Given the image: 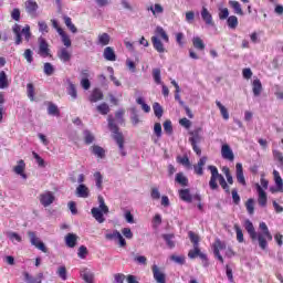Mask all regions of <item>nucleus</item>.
I'll list each match as a JSON object with an SVG mask.
<instances>
[{"instance_id":"obj_50","label":"nucleus","mask_w":283,"mask_h":283,"mask_svg":"<svg viewBox=\"0 0 283 283\" xmlns=\"http://www.w3.org/2000/svg\"><path fill=\"white\" fill-rule=\"evenodd\" d=\"M43 72L46 76H52V74H54V65L50 62H45Z\"/></svg>"},{"instance_id":"obj_10","label":"nucleus","mask_w":283,"mask_h":283,"mask_svg":"<svg viewBox=\"0 0 283 283\" xmlns=\"http://www.w3.org/2000/svg\"><path fill=\"white\" fill-rule=\"evenodd\" d=\"M256 191L259 193L258 197V205L259 207H266V202H269V197L266 196V191H264V189H262V186H260V184H256Z\"/></svg>"},{"instance_id":"obj_22","label":"nucleus","mask_w":283,"mask_h":283,"mask_svg":"<svg viewBox=\"0 0 283 283\" xmlns=\"http://www.w3.org/2000/svg\"><path fill=\"white\" fill-rule=\"evenodd\" d=\"M103 56L106 61H116V52L114 51V48L106 46L103 52Z\"/></svg>"},{"instance_id":"obj_63","label":"nucleus","mask_w":283,"mask_h":283,"mask_svg":"<svg viewBox=\"0 0 283 283\" xmlns=\"http://www.w3.org/2000/svg\"><path fill=\"white\" fill-rule=\"evenodd\" d=\"M219 19L221 21H224V19H229V9L228 8H223V9H219Z\"/></svg>"},{"instance_id":"obj_15","label":"nucleus","mask_w":283,"mask_h":283,"mask_svg":"<svg viewBox=\"0 0 283 283\" xmlns=\"http://www.w3.org/2000/svg\"><path fill=\"white\" fill-rule=\"evenodd\" d=\"M205 165H207V156L201 157L198 163L193 165L196 176H205Z\"/></svg>"},{"instance_id":"obj_18","label":"nucleus","mask_w":283,"mask_h":283,"mask_svg":"<svg viewBox=\"0 0 283 283\" xmlns=\"http://www.w3.org/2000/svg\"><path fill=\"white\" fill-rule=\"evenodd\" d=\"M103 98H104V95L101 88H94L91 95L88 96L90 103H98V101H103Z\"/></svg>"},{"instance_id":"obj_24","label":"nucleus","mask_w":283,"mask_h":283,"mask_svg":"<svg viewBox=\"0 0 283 283\" xmlns=\"http://www.w3.org/2000/svg\"><path fill=\"white\" fill-rule=\"evenodd\" d=\"M57 57L60 59V61H62L63 63H67L72 60V54L70 52H67V49L63 48L57 52Z\"/></svg>"},{"instance_id":"obj_48","label":"nucleus","mask_w":283,"mask_h":283,"mask_svg":"<svg viewBox=\"0 0 283 283\" xmlns=\"http://www.w3.org/2000/svg\"><path fill=\"white\" fill-rule=\"evenodd\" d=\"M95 137L90 130H84V143L85 145H92L94 143Z\"/></svg>"},{"instance_id":"obj_31","label":"nucleus","mask_w":283,"mask_h":283,"mask_svg":"<svg viewBox=\"0 0 283 283\" xmlns=\"http://www.w3.org/2000/svg\"><path fill=\"white\" fill-rule=\"evenodd\" d=\"M48 114L50 116H61V111L56 104L48 102Z\"/></svg>"},{"instance_id":"obj_49","label":"nucleus","mask_w":283,"mask_h":283,"mask_svg":"<svg viewBox=\"0 0 283 283\" xmlns=\"http://www.w3.org/2000/svg\"><path fill=\"white\" fill-rule=\"evenodd\" d=\"M227 23L231 30H235V28H238V17L230 15L227 20Z\"/></svg>"},{"instance_id":"obj_4","label":"nucleus","mask_w":283,"mask_h":283,"mask_svg":"<svg viewBox=\"0 0 283 283\" xmlns=\"http://www.w3.org/2000/svg\"><path fill=\"white\" fill-rule=\"evenodd\" d=\"M208 169L211 172L209 187L212 191H216L219 188L218 181H219V185L221 186V185H224L227 180L224 179V176L220 175V172L218 171V167L208 166Z\"/></svg>"},{"instance_id":"obj_19","label":"nucleus","mask_w":283,"mask_h":283,"mask_svg":"<svg viewBox=\"0 0 283 283\" xmlns=\"http://www.w3.org/2000/svg\"><path fill=\"white\" fill-rule=\"evenodd\" d=\"M76 242H78V235L74 233H67L65 235V244L69 249H74V247H76Z\"/></svg>"},{"instance_id":"obj_16","label":"nucleus","mask_w":283,"mask_h":283,"mask_svg":"<svg viewBox=\"0 0 283 283\" xmlns=\"http://www.w3.org/2000/svg\"><path fill=\"white\" fill-rule=\"evenodd\" d=\"M24 8L31 17H36V10H39V3L34 0H27L24 2Z\"/></svg>"},{"instance_id":"obj_64","label":"nucleus","mask_w":283,"mask_h":283,"mask_svg":"<svg viewBox=\"0 0 283 283\" xmlns=\"http://www.w3.org/2000/svg\"><path fill=\"white\" fill-rule=\"evenodd\" d=\"M231 193H232V200H233V203L234 205H240V195H238V189H232V191H231Z\"/></svg>"},{"instance_id":"obj_1","label":"nucleus","mask_w":283,"mask_h":283,"mask_svg":"<svg viewBox=\"0 0 283 283\" xmlns=\"http://www.w3.org/2000/svg\"><path fill=\"white\" fill-rule=\"evenodd\" d=\"M244 227H245V231L249 233L251 240H258L260 249H262V251H266V248L269 247L268 242H271V240H273V235L269 231V227L266 226V223L261 222L259 224V229H261V231H263V232H260L259 234H258V232H255V227H253V222H251L250 220L245 221Z\"/></svg>"},{"instance_id":"obj_52","label":"nucleus","mask_w":283,"mask_h":283,"mask_svg":"<svg viewBox=\"0 0 283 283\" xmlns=\"http://www.w3.org/2000/svg\"><path fill=\"white\" fill-rule=\"evenodd\" d=\"M82 280H84V282L86 283H94V274L88 272V271H84L82 274Z\"/></svg>"},{"instance_id":"obj_5","label":"nucleus","mask_w":283,"mask_h":283,"mask_svg":"<svg viewBox=\"0 0 283 283\" xmlns=\"http://www.w3.org/2000/svg\"><path fill=\"white\" fill-rule=\"evenodd\" d=\"M28 237L30 239V242L35 249H39V251H42V253H48V247H45V243L36 237V232L29 231Z\"/></svg>"},{"instance_id":"obj_17","label":"nucleus","mask_w":283,"mask_h":283,"mask_svg":"<svg viewBox=\"0 0 283 283\" xmlns=\"http://www.w3.org/2000/svg\"><path fill=\"white\" fill-rule=\"evenodd\" d=\"M189 143L191 144L195 154H197V156H202V149L198 146V143H200V135H198V133L189 138Z\"/></svg>"},{"instance_id":"obj_26","label":"nucleus","mask_w":283,"mask_h":283,"mask_svg":"<svg viewBox=\"0 0 283 283\" xmlns=\"http://www.w3.org/2000/svg\"><path fill=\"white\" fill-rule=\"evenodd\" d=\"M230 8L234 10V14H239V17H244V11L242 10V4L235 0L229 1Z\"/></svg>"},{"instance_id":"obj_3","label":"nucleus","mask_w":283,"mask_h":283,"mask_svg":"<svg viewBox=\"0 0 283 283\" xmlns=\"http://www.w3.org/2000/svg\"><path fill=\"white\" fill-rule=\"evenodd\" d=\"M108 128L114 134L113 138L117 143L122 156H127V151H125V137L123 136V133L119 132L118 126L114 123V117L112 116H108Z\"/></svg>"},{"instance_id":"obj_62","label":"nucleus","mask_w":283,"mask_h":283,"mask_svg":"<svg viewBox=\"0 0 283 283\" xmlns=\"http://www.w3.org/2000/svg\"><path fill=\"white\" fill-rule=\"evenodd\" d=\"M105 238L106 240H117L118 238H120V232L118 230H115L111 233H106Z\"/></svg>"},{"instance_id":"obj_60","label":"nucleus","mask_w":283,"mask_h":283,"mask_svg":"<svg viewBox=\"0 0 283 283\" xmlns=\"http://www.w3.org/2000/svg\"><path fill=\"white\" fill-rule=\"evenodd\" d=\"M87 247L85 245H81L78 248V252H77V256L81 259V260H85L87 258Z\"/></svg>"},{"instance_id":"obj_23","label":"nucleus","mask_w":283,"mask_h":283,"mask_svg":"<svg viewBox=\"0 0 283 283\" xmlns=\"http://www.w3.org/2000/svg\"><path fill=\"white\" fill-rule=\"evenodd\" d=\"M76 196H77V198H90V188H87V186L81 184L76 188Z\"/></svg>"},{"instance_id":"obj_14","label":"nucleus","mask_w":283,"mask_h":283,"mask_svg":"<svg viewBox=\"0 0 283 283\" xmlns=\"http://www.w3.org/2000/svg\"><path fill=\"white\" fill-rule=\"evenodd\" d=\"M201 19L206 23V25H210L211 28L216 25V22H213V15H211V12H209V9H207V7H202L201 9Z\"/></svg>"},{"instance_id":"obj_28","label":"nucleus","mask_w":283,"mask_h":283,"mask_svg":"<svg viewBox=\"0 0 283 283\" xmlns=\"http://www.w3.org/2000/svg\"><path fill=\"white\" fill-rule=\"evenodd\" d=\"M66 92L69 96H71L72 101H76V98H78V92L76 91V85H74L72 81H69V86L66 88Z\"/></svg>"},{"instance_id":"obj_38","label":"nucleus","mask_w":283,"mask_h":283,"mask_svg":"<svg viewBox=\"0 0 283 283\" xmlns=\"http://www.w3.org/2000/svg\"><path fill=\"white\" fill-rule=\"evenodd\" d=\"M179 198L184 200V202H191L192 197L189 189H181L179 190Z\"/></svg>"},{"instance_id":"obj_59","label":"nucleus","mask_w":283,"mask_h":283,"mask_svg":"<svg viewBox=\"0 0 283 283\" xmlns=\"http://www.w3.org/2000/svg\"><path fill=\"white\" fill-rule=\"evenodd\" d=\"M27 94L30 101H34V84L32 83L27 84Z\"/></svg>"},{"instance_id":"obj_39","label":"nucleus","mask_w":283,"mask_h":283,"mask_svg":"<svg viewBox=\"0 0 283 283\" xmlns=\"http://www.w3.org/2000/svg\"><path fill=\"white\" fill-rule=\"evenodd\" d=\"M192 45L196 50H200L201 52L205 50V42L200 36L192 38Z\"/></svg>"},{"instance_id":"obj_58","label":"nucleus","mask_w":283,"mask_h":283,"mask_svg":"<svg viewBox=\"0 0 283 283\" xmlns=\"http://www.w3.org/2000/svg\"><path fill=\"white\" fill-rule=\"evenodd\" d=\"M273 157L280 164L281 169H283V154L280 150H273Z\"/></svg>"},{"instance_id":"obj_43","label":"nucleus","mask_w":283,"mask_h":283,"mask_svg":"<svg viewBox=\"0 0 283 283\" xmlns=\"http://www.w3.org/2000/svg\"><path fill=\"white\" fill-rule=\"evenodd\" d=\"M96 109L99 114H102V116H107L109 114V105H107V103L97 105Z\"/></svg>"},{"instance_id":"obj_36","label":"nucleus","mask_w":283,"mask_h":283,"mask_svg":"<svg viewBox=\"0 0 283 283\" xmlns=\"http://www.w3.org/2000/svg\"><path fill=\"white\" fill-rule=\"evenodd\" d=\"M245 209L249 216H253V213H255V200L253 198L245 201Z\"/></svg>"},{"instance_id":"obj_41","label":"nucleus","mask_w":283,"mask_h":283,"mask_svg":"<svg viewBox=\"0 0 283 283\" xmlns=\"http://www.w3.org/2000/svg\"><path fill=\"white\" fill-rule=\"evenodd\" d=\"M217 107H219L221 116L224 120H229V111L227 109V107H224V105H222V103H220V101L216 102Z\"/></svg>"},{"instance_id":"obj_56","label":"nucleus","mask_w":283,"mask_h":283,"mask_svg":"<svg viewBox=\"0 0 283 283\" xmlns=\"http://www.w3.org/2000/svg\"><path fill=\"white\" fill-rule=\"evenodd\" d=\"M148 10L153 12L154 17H156V14H163V12H165V9L163 8V6L158 3L155 4V8L150 7L148 8Z\"/></svg>"},{"instance_id":"obj_34","label":"nucleus","mask_w":283,"mask_h":283,"mask_svg":"<svg viewBox=\"0 0 283 283\" xmlns=\"http://www.w3.org/2000/svg\"><path fill=\"white\" fill-rule=\"evenodd\" d=\"M109 41L112 38L107 33H101L97 38V43L102 46L109 45Z\"/></svg>"},{"instance_id":"obj_20","label":"nucleus","mask_w":283,"mask_h":283,"mask_svg":"<svg viewBox=\"0 0 283 283\" xmlns=\"http://www.w3.org/2000/svg\"><path fill=\"white\" fill-rule=\"evenodd\" d=\"M13 171L18 176H22L23 178H28V176H25V161L23 159H20L18 161V165L13 167Z\"/></svg>"},{"instance_id":"obj_21","label":"nucleus","mask_w":283,"mask_h":283,"mask_svg":"<svg viewBox=\"0 0 283 283\" xmlns=\"http://www.w3.org/2000/svg\"><path fill=\"white\" fill-rule=\"evenodd\" d=\"M151 43L153 48L156 50V52H159V54L165 53V44H163V41L158 39V36L154 35L151 36Z\"/></svg>"},{"instance_id":"obj_8","label":"nucleus","mask_w":283,"mask_h":283,"mask_svg":"<svg viewBox=\"0 0 283 283\" xmlns=\"http://www.w3.org/2000/svg\"><path fill=\"white\" fill-rule=\"evenodd\" d=\"M39 200L42 207H50L51 205H54V200H56V197L54 196V192L46 190L40 193Z\"/></svg>"},{"instance_id":"obj_54","label":"nucleus","mask_w":283,"mask_h":283,"mask_svg":"<svg viewBox=\"0 0 283 283\" xmlns=\"http://www.w3.org/2000/svg\"><path fill=\"white\" fill-rule=\"evenodd\" d=\"M164 132L168 134V136H171L174 134V126L171 125V120L167 119L164 123Z\"/></svg>"},{"instance_id":"obj_53","label":"nucleus","mask_w":283,"mask_h":283,"mask_svg":"<svg viewBox=\"0 0 283 283\" xmlns=\"http://www.w3.org/2000/svg\"><path fill=\"white\" fill-rule=\"evenodd\" d=\"M153 77L157 85H163V80L160 77V69L153 70Z\"/></svg>"},{"instance_id":"obj_29","label":"nucleus","mask_w":283,"mask_h":283,"mask_svg":"<svg viewBox=\"0 0 283 283\" xmlns=\"http://www.w3.org/2000/svg\"><path fill=\"white\" fill-rule=\"evenodd\" d=\"M23 275H24V280H25L28 283H41L42 280H43V273H39V274L36 275V277H33V276L30 275V273H28V272H24Z\"/></svg>"},{"instance_id":"obj_6","label":"nucleus","mask_w":283,"mask_h":283,"mask_svg":"<svg viewBox=\"0 0 283 283\" xmlns=\"http://www.w3.org/2000/svg\"><path fill=\"white\" fill-rule=\"evenodd\" d=\"M38 43H39L38 54L43 59H48V56L52 57V53H50V44L48 43V40H45V38L43 36H40L38 39Z\"/></svg>"},{"instance_id":"obj_42","label":"nucleus","mask_w":283,"mask_h":283,"mask_svg":"<svg viewBox=\"0 0 283 283\" xmlns=\"http://www.w3.org/2000/svg\"><path fill=\"white\" fill-rule=\"evenodd\" d=\"M153 109H154V114L157 118H163L164 111H163V106L160 105V103L155 102L153 104Z\"/></svg>"},{"instance_id":"obj_2","label":"nucleus","mask_w":283,"mask_h":283,"mask_svg":"<svg viewBox=\"0 0 283 283\" xmlns=\"http://www.w3.org/2000/svg\"><path fill=\"white\" fill-rule=\"evenodd\" d=\"M12 32L14 34L15 45H21V43H23V36L27 43H30V40L32 39V31H30V25L28 24L24 28H21V24L15 23L12 27Z\"/></svg>"},{"instance_id":"obj_44","label":"nucleus","mask_w":283,"mask_h":283,"mask_svg":"<svg viewBox=\"0 0 283 283\" xmlns=\"http://www.w3.org/2000/svg\"><path fill=\"white\" fill-rule=\"evenodd\" d=\"M188 237L190 239V242H192L193 247H200V237L196 234V232L189 231Z\"/></svg>"},{"instance_id":"obj_57","label":"nucleus","mask_w":283,"mask_h":283,"mask_svg":"<svg viewBox=\"0 0 283 283\" xmlns=\"http://www.w3.org/2000/svg\"><path fill=\"white\" fill-rule=\"evenodd\" d=\"M94 178H95L97 189H103V175H101L99 171H96L94 174Z\"/></svg>"},{"instance_id":"obj_37","label":"nucleus","mask_w":283,"mask_h":283,"mask_svg":"<svg viewBox=\"0 0 283 283\" xmlns=\"http://www.w3.org/2000/svg\"><path fill=\"white\" fill-rule=\"evenodd\" d=\"M59 34L62 38V43L65 45V48H70L72 45V40H70V35L63 31V29H57Z\"/></svg>"},{"instance_id":"obj_7","label":"nucleus","mask_w":283,"mask_h":283,"mask_svg":"<svg viewBox=\"0 0 283 283\" xmlns=\"http://www.w3.org/2000/svg\"><path fill=\"white\" fill-rule=\"evenodd\" d=\"M188 258L190 260H196V258H200L202 260L205 266L209 264V259L207 258V254L202 253L200 251V245H193L192 250H189Z\"/></svg>"},{"instance_id":"obj_13","label":"nucleus","mask_w":283,"mask_h":283,"mask_svg":"<svg viewBox=\"0 0 283 283\" xmlns=\"http://www.w3.org/2000/svg\"><path fill=\"white\" fill-rule=\"evenodd\" d=\"M235 176L237 182H239V185H242V187H247V179L244 178V168L240 163L235 165Z\"/></svg>"},{"instance_id":"obj_47","label":"nucleus","mask_w":283,"mask_h":283,"mask_svg":"<svg viewBox=\"0 0 283 283\" xmlns=\"http://www.w3.org/2000/svg\"><path fill=\"white\" fill-rule=\"evenodd\" d=\"M223 249H227V244H224L220 239H217L213 243V253H220Z\"/></svg>"},{"instance_id":"obj_9","label":"nucleus","mask_w":283,"mask_h":283,"mask_svg":"<svg viewBox=\"0 0 283 283\" xmlns=\"http://www.w3.org/2000/svg\"><path fill=\"white\" fill-rule=\"evenodd\" d=\"M151 272H153V277L157 283H167V275L165 274V272H163V270L154 264L151 266Z\"/></svg>"},{"instance_id":"obj_25","label":"nucleus","mask_w":283,"mask_h":283,"mask_svg":"<svg viewBox=\"0 0 283 283\" xmlns=\"http://www.w3.org/2000/svg\"><path fill=\"white\" fill-rule=\"evenodd\" d=\"M175 182L180 185V187H189V178H187L184 172H178L176 175Z\"/></svg>"},{"instance_id":"obj_45","label":"nucleus","mask_w":283,"mask_h":283,"mask_svg":"<svg viewBox=\"0 0 283 283\" xmlns=\"http://www.w3.org/2000/svg\"><path fill=\"white\" fill-rule=\"evenodd\" d=\"M163 238L167 244V247H169V249H174V247H176V242H174V234H163Z\"/></svg>"},{"instance_id":"obj_12","label":"nucleus","mask_w":283,"mask_h":283,"mask_svg":"<svg viewBox=\"0 0 283 283\" xmlns=\"http://www.w3.org/2000/svg\"><path fill=\"white\" fill-rule=\"evenodd\" d=\"M273 176H274V182L276 185V188L273 189L271 188L272 193H283V180L282 176H280V172L277 170H273Z\"/></svg>"},{"instance_id":"obj_11","label":"nucleus","mask_w":283,"mask_h":283,"mask_svg":"<svg viewBox=\"0 0 283 283\" xmlns=\"http://www.w3.org/2000/svg\"><path fill=\"white\" fill-rule=\"evenodd\" d=\"M221 156L224 160H230V163H233V160H235V155H233V150L231 149V146H229V144L222 145Z\"/></svg>"},{"instance_id":"obj_55","label":"nucleus","mask_w":283,"mask_h":283,"mask_svg":"<svg viewBox=\"0 0 283 283\" xmlns=\"http://www.w3.org/2000/svg\"><path fill=\"white\" fill-rule=\"evenodd\" d=\"M57 275L59 277H61V280H63L65 282V280H67V269L65 268V265H62L57 269Z\"/></svg>"},{"instance_id":"obj_30","label":"nucleus","mask_w":283,"mask_h":283,"mask_svg":"<svg viewBox=\"0 0 283 283\" xmlns=\"http://www.w3.org/2000/svg\"><path fill=\"white\" fill-rule=\"evenodd\" d=\"M252 92L254 96H260V94H262V82L260 81V78L253 80Z\"/></svg>"},{"instance_id":"obj_46","label":"nucleus","mask_w":283,"mask_h":283,"mask_svg":"<svg viewBox=\"0 0 283 283\" xmlns=\"http://www.w3.org/2000/svg\"><path fill=\"white\" fill-rule=\"evenodd\" d=\"M23 59H25L27 63H33L34 52L31 49H25L23 53Z\"/></svg>"},{"instance_id":"obj_27","label":"nucleus","mask_w":283,"mask_h":283,"mask_svg":"<svg viewBox=\"0 0 283 283\" xmlns=\"http://www.w3.org/2000/svg\"><path fill=\"white\" fill-rule=\"evenodd\" d=\"M10 87V80L6 71H0V90H8Z\"/></svg>"},{"instance_id":"obj_61","label":"nucleus","mask_w":283,"mask_h":283,"mask_svg":"<svg viewBox=\"0 0 283 283\" xmlns=\"http://www.w3.org/2000/svg\"><path fill=\"white\" fill-rule=\"evenodd\" d=\"M234 231L237 233L238 242H240V243L244 242V233L242 232V229L239 228L238 224L234 226Z\"/></svg>"},{"instance_id":"obj_32","label":"nucleus","mask_w":283,"mask_h":283,"mask_svg":"<svg viewBox=\"0 0 283 283\" xmlns=\"http://www.w3.org/2000/svg\"><path fill=\"white\" fill-rule=\"evenodd\" d=\"M91 151L94 156L97 158H105V148L98 146V145H93L91 148Z\"/></svg>"},{"instance_id":"obj_33","label":"nucleus","mask_w":283,"mask_h":283,"mask_svg":"<svg viewBox=\"0 0 283 283\" xmlns=\"http://www.w3.org/2000/svg\"><path fill=\"white\" fill-rule=\"evenodd\" d=\"M91 213L93 218H95V220L99 222V224H103V222H105V217L103 216V211H101V209L92 208Z\"/></svg>"},{"instance_id":"obj_51","label":"nucleus","mask_w":283,"mask_h":283,"mask_svg":"<svg viewBox=\"0 0 283 283\" xmlns=\"http://www.w3.org/2000/svg\"><path fill=\"white\" fill-rule=\"evenodd\" d=\"M177 163L184 165V167H191V161L188 156H177Z\"/></svg>"},{"instance_id":"obj_40","label":"nucleus","mask_w":283,"mask_h":283,"mask_svg":"<svg viewBox=\"0 0 283 283\" xmlns=\"http://www.w3.org/2000/svg\"><path fill=\"white\" fill-rule=\"evenodd\" d=\"M155 34H157V36H160V39H163L165 43H169V35H167V32L165 31V29H163V27H157L155 30Z\"/></svg>"},{"instance_id":"obj_35","label":"nucleus","mask_w":283,"mask_h":283,"mask_svg":"<svg viewBox=\"0 0 283 283\" xmlns=\"http://www.w3.org/2000/svg\"><path fill=\"white\" fill-rule=\"evenodd\" d=\"M63 19L66 28H69L73 34H76L78 32V29L76 28V25H74V23H72V18L64 15Z\"/></svg>"}]
</instances>
